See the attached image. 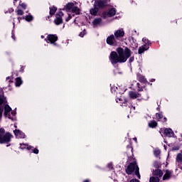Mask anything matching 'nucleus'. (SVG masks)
Masks as SVG:
<instances>
[{"label": "nucleus", "instance_id": "obj_1", "mask_svg": "<svg viewBox=\"0 0 182 182\" xmlns=\"http://www.w3.org/2000/svg\"><path fill=\"white\" fill-rule=\"evenodd\" d=\"M117 52V53L112 51L110 54V61L112 65H116V63H124V62L132 56V50L128 48H125L124 50L122 48H118Z\"/></svg>", "mask_w": 182, "mask_h": 182}, {"label": "nucleus", "instance_id": "obj_2", "mask_svg": "<svg viewBox=\"0 0 182 182\" xmlns=\"http://www.w3.org/2000/svg\"><path fill=\"white\" fill-rule=\"evenodd\" d=\"M5 133V129L4 128L0 129V143L2 144L4 143H9L11 139H12V135L9 133Z\"/></svg>", "mask_w": 182, "mask_h": 182}, {"label": "nucleus", "instance_id": "obj_3", "mask_svg": "<svg viewBox=\"0 0 182 182\" xmlns=\"http://www.w3.org/2000/svg\"><path fill=\"white\" fill-rule=\"evenodd\" d=\"M135 172V174L136 175V177L138 178H140V173L139 172V166L136 163H131L128 166L127 168L126 169V172L128 174H132V173Z\"/></svg>", "mask_w": 182, "mask_h": 182}, {"label": "nucleus", "instance_id": "obj_4", "mask_svg": "<svg viewBox=\"0 0 182 182\" xmlns=\"http://www.w3.org/2000/svg\"><path fill=\"white\" fill-rule=\"evenodd\" d=\"M117 41L118 40L114 35H111L107 38V43L112 46H116L117 45Z\"/></svg>", "mask_w": 182, "mask_h": 182}, {"label": "nucleus", "instance_id": "obj_5", "mask_svg": "<svg viewBox=\"0 0 182 182\" xmlns=\"http://www.w3.org/2000/svg\"><path fill=\"white\" fill-rule=\"evenodd\" d=\"M45 41L48 43H53V45H56V43H55V42H56V41H58V36L53 35V34H50L47 36V38L45 39Z\"/></svg>", "mask_w": 182, "mask_h": 182}, {"label": "nucleus", "instance_id": "obj_6", "mask_svg": "<svg viewBox=\"0 0 182 182\" xmlns=\"http://www.w3.org/2000/svg\"><path fill=\"white\" fill-rule=\"evenodd\" d=\"M109 2H110V0H96L95 4L97 5L99 8H105V6L109 5Z\"/></svg>", "mask_w": 182, "mask_h": 182}, {"label": "nucleus", "instance_id": "obj_7", "mask_svg": "<svg viewBox=\"0 0 182 182\" xmlns=\"http://www.w3.org/2000/svg\"><path fill=\"white\" fill-rule=\"evenodd\" d=\"M63 16V13L62 11H60L58 14H57L55 16V19L54 20V23H55V25H60V23L63 22V20L62 19Z\"/></svg>", "mask_w": 182, "mask_h": 182}, {"label": "nucleus", "instance_id": "obj_8", "mask_svg": "<svg viewBox=\"0 0 182 182\" xmlns=\"http://www.w3.org/2000/svg\"><path fill=\"white\" fill-rule=\"evenodd\" d=\"M114 36L119 41L120 38H123V36H124V31H123V29L116 31L114 32Z\"/></svg>", "mask_w": 182, "mask_h": 182}, {"label": "nucleus", "instance_id": "obj_9", "mask_svg": "<svg viewBox=\"0 0 182 182\" xmlns=\"http://www.w3.org/2000/svg\"><path fill=\"white\" fill-rule=\"evenodd\" d=\"M14 133L17 139H25V134H23V132H21L19 129L14 130Z\"/></svg>", "mask_w": 182, "mask_h": 182}, {"label": "nucleus", "instance_id": "obj_10", "mask_svg": "<svg viewBox=\"0 0 182 182\" xmlns=\"http://www.w3.org/2000/svg\"><path fill=\"white\" fill-rule=\"evenodd\" d=\"M11 110H12L11 107H9L8 105H6L4 107V114L6 117H8L9 119H11V115H9V112H11Z\"/></svg>", "mask_w": 182, "mask_h": 182}, {"label": "nucleus", "instance_id": "obj_11", "mask_svg": "<svg viewBox=\"0 0 182 182\" xmlns=\"http://www.w3.org/2000/svg\"><path fill=\"white\" fill-rule=\"evenodd\" d=\"M164 134L166 136V137H173L174 132H173L171 129L168 128L164 130Z\"/></svg>", "mask_w": 182, "mask_h": 182}, {"label": "nucleus", "instance_id": "obj_12", "mask_svg": "<svg viewBox=\"0 0 182 182\" xmlns=\"http://www.w3.org/2000/svg\"><path fill=\"white\" fill-rule=\"evenodd\" d=\"M129 96L130 99H137V97H140V94L134 92V91H130L129 92Z\"/></svg>", "mask_w": 182, "mask_h": 182}, {"label": "nucleus", "instance_id": "obj_13", "mask_svg": "<svg viewBox=\"0 0 182 182\" xmlns=\"http://www.w3.org/2000/svg\"><path fill=\"white\" fill-rule=\"evenodd\" d=\"M5 102V100L4 99V97H0V119L2 117V112H4V105Z\"/></svg>", "mask_w": 182, "mask_h": 182}, {"label": "nucleus", "instance_id": "obj_14", "mask_svg": "<svg viewBox=\"0 0 182 182\" xmlns=\"http://www.w3.org/2000/svg\"><path fill=\"white\" fill-rule=\"evenodd\" d=\"M171 177V171L166 170V173L163 176V180H168Z\"/></svg>", "mask_w": 182, "mask_h": 182}, {"label": "nucleus", "instance_id": "obj_15", "mask_svg": "<svg viewBox=\"0 0 182 182\" xmlns=\"http://www.w3.org/2000/svg\"><path fill=\"white\" fill-rule=\"evenodd\" d=\"M153 174L154 176H157L158 177H163V171H161V169H156Z\"/></svg>", "mask_w": 182, "mask_h": 182}, {"label": "nucleus", "instance_id": "obj_16", "mask_svg": "<svg viewBox=\"0 0 182 182\" xmlns=\"http://www.w3.org/2000/svg\"><path fill=\"white\" fill-rule=\"evenodd\" d=\"M74 6H75V4L73 3H68L65 6V11H67V12H69L70 11H72Z\"/></svg>", "mask_w": 182, "mask_h": 182}, {"label": "nucleus", "instance_id": "obj_17", "mask_svg": "<svg viewBox=\"0 0 182 182\" xmlns=\"http://www.w3.org/2000/svg\"><path fill=\"white\" fill-rule=\"evenodd\" d=\"M71 11L73 12V14H75V15H79V14H80V9H79V8H77V6L73 7Z\"/></svg>", "mask_w": 182, "mask_h": 182}, {"label": "nucleus", "instance_id": "obj_18", "mask_svg": "<svg viewBox=\"0 0 182 182\" xmlns=\"http://www.w3.org/2000/svg\"><path fill=\"white\" fill-rule=\"evenodd\" d=\"M108 16L112 17L116 15V9H111L107 14Z\"/></svg>", "mask_w": 182, "mask_h": 182}, {"label": "nucleus", "instance_id": "obj_19", "mask_svg": "<svg viewBox=\"0 0 182 182\" xmlns=\"http://www.w3.org/2000/svg\"><path fill=\"white\" fill-rule=\"evenodd\" d=\"M94 26H97L102 23V18H95L92 22Z\"/></svg>", "mask_w": 182, "mask_h": 182}, {"label": "nucleus", "instance_id": "obj_20", "mask_svg": "<svg viewBox=\"0 0 182 182\" xmlns=\"http://www.w3.org/2000/svg\"><path fill=\"white\" fill-rule=\"evenodd\" d=\"M98 11H99V9L96 6H95L93 9H91L90 11L91 15H97Z\"/></svg>", "mask_w": 182, "mask_h": 182}, {"label": "nucleus", "instance_id": "obj_21", "mask_svg": "<svg viewBox=\"0 0 182 182\" xmlns=\"http://www.w3.org/2000/svg\"><path fill=\"white\" fill-rule=\"evenodd\" d=\"M22 85V79L18 77L16 79V86L19 87Z\"/></svg>", "mask_w": 182, "mask_h": 182}, {"label": "nucleus", "instance_id": "obj_22", "mask_svg": "<svg viewBox=\"0 0 182 182\" xmlns=\"http://www.w3.org/2000/svg\"><path fill=\"white\" fill-rule=\"evenodd\" d=\"M57 9L56 7L53 6L50 8V15H55Z\"/></svg>", "mask_w": 182, "mask_h": 182}, {"label": "nucleus", "instance_id": "obj_23", "mask_svg": "<svg viewBox=\"0 0 182 182\" xmlns=\"http://www.w3.org/2000/svg\"><path fill=\"white\" fill-rule=\"evenodd\" d=\"M149 127H157V122L156 121H151L149 124Z\"/></svg>", "mask_w": 182, "mask_h": 182}, {"label": "nucleus", "instance_id": "obj_24", "mask_svg": "<svg viewBox=\"0 0 182 182\" xmlns=\"http://www.w3.org/2000/svg\"><path fill=\"white\" fill-rule=\"evenodd\" d=\"M160 179L158 177H151L149 179V182H159Z\"/></svg>", "mask_w": 182, "mask_h": 182}, {"label": "nucleus", "instance_id": "obj_25", "mask_svg": "<svg viewBox=\"0 0 182 182\" xmlns=\"http://www.w3.org/2000/svg\"><path fill=\"white\" fill-rule=\"evenodd\" d=\"M160 153H161V151H160V149H156L154 151V156H156L157 157V156H159Z\"/></svg>", "mask_w": 182, "mask_h": 182}, {"label": "nucleus", "instance_id": "obj_26", "mask_svg": "<svg viewBox=\"0 0 182 182\" xmlns=\"http://www.w3.org/2000/svg\"><path fill=\"white\" fill-rule=\"evenodd\" d=\"M176 161L181 162L182 161V154H178L176 156Z\"/></svg>", "mask_w": 182, "mask_h": 182}, {"label": "nucleus", "instance_id": "obj_27", "mask_svg": "<svg viewBox=\"0 0 182 182\" xmlns=\"http://www.w3.org/2000/svg\"><path fill=\"white\" fill-rule=\"evenodd\" d=\"M33 20V16H32L31 15H28L26 16V21H27L28 22H31V21Z\"/></svg>", "mask_w": 182, "mask_h": 182}, {"label": "nucleus", "instance_id": "obj_28", "mask_svg": "<svg viewBox=\"0 0 182 182\" xmlns=\"http://www.w3.org/2000/svg\"><path fill=\"white\" fill-rule=\"evenodd\" d=\"M144 50H147V49H146L144 47H140L139 48V55H141V53H144Z\"/></svg>", "mask_w": 182, "mask_h": 182}, {"label": "nucleus", "instance_id": "obj_29", "mask_svg": "<svg viewBox=\"0 0 182 182\" xmlns=\"http://www.w3.org/2000/svg\"><path fill=\"white\" fill-rule=\"evenodd\" d=\"M156 117L157 120H160L161 119H163V115H161V114L156 113Z\"/></svg>", "mask_w": 182, "mask_h": 182}, {"label": "nucleus", "instance_id": "obj_30", "mask_svg": "<svg viewBox=\"0 0 182 182\" xmlns=\"http://www.w3.org/2000/svg\"><path fill=\"white\" fill-rule=\"evenodd\" d=\"M16 12H17V15H21V16L23 15V11L21 9L17 10Z\"/></svg>", "mask_w": 182, "mask_h": 182}, {"label": "nucleus", "instance_id": "obj_31", "mask_svg": "<svg viewBox=\"0 0 182 182\" xmlns=\"http://www.w3.org/2000/svg\"><path fill=\"white\" fill-rule=\"evenodd\" d=\"M85 35H86V31H85V30L80 33V36L81 38H83V36H85Z\"/></svg>", "mask_w": 182, "mask_h": 182}, {"label": "nucleus", "instance_id": "obj_32", "mask_svg": "<svg viewBox=\"0 0 182 182\" xmlns=\"http://www.w3.org/2000/svg\"><path fill=\"white\" fill-rule=\"evenodd\" d=\"M72 18V16L70 14H68V17L65 18L66 22H68Z\"/></svg>", "mask_w": 182, "mask_h": 182}, {"label": "nucleus", "instance_id": "obj_33", "mask_svg": "<svg viewBox=\"0 0 182 182\" xmlns=\"http://www.w3.org/2000/svg\"><path fill=\"white\" fill-rule=\"evenodd\" d=\"M21 8H23V9H26V4H25L24 3L21 4Z\"/></svg>", "mask_w": 182, "mask_h": 182}, {"label": "nucleus", "instance_id": "obj_34", "mask_svg": "<svg viewBox=\"0 0 182 182\" xmlns=\"http://www.w3.org/2000/svg\"><path fill=\"white\" fill-rule=\"evenodd\" d=\"M33 153H34L35 154H38L39 153V150H38V149H33Z\"/></svg>", "mask_w": 182, "mask_h": 182}, {"label": "nucleus", "instance_id": "obj_35", "mask_svg": "<svg viewBox=\"0 0 182 182\" xmlns=\"http://www.w3.org/2000/svg\"><path fill=\"white\" fill-rule=\"evenodd\" d=\"M108 167H109V168H113V165L112 164V163H109V164H108Z\"/></svg>", "mask_w": 182, "mask_h": 182}, {"label": "nucleus", "instance_id": "obj_36", "mask_svg": "<svg viewBox=\"0 0 182 182\" xmlns=\"http://www.w3.org/2000/svg\"><path fill=\"white\" fill-rule=\"evenodd\" d=\"M130 182H139L137 179H132L130 181Z\"/></svg>", "mask_w": 182, "mask_h": 182}, {"label": "nucleus", "instance_id": "obj_37", "mask_svg": "<svg viewBox=\"0 0 182 182\" xmlns=\"http://www.w3.org/2000/svg\"><path fill=\"white\" fill-rule=\"evenodd\" d=\"M133 60H134V58L131 57V58H129V62L132 63V62H133Z\"/></svg>", "mask_w": 182, "mask_h": 182}, {"label": "nucleus", "instance_id": "obj_38", "mask_svg": "<svg viewBox=\"0 0 182 182\" xmlns=\"http://www.w3.org/2000/svg\"><path fill=\"white\" fill-rule=\"evenodd\" d=\"M164 122H167V118L164 117Z\"/></svg>", "mask_w": 182, "mask_h": 182}, {"label": "nucleus", "instance_id": "obj_39", "mask_svg": "<svg viewBox=\"0 0 182 182\" xmlns=\"http://www.w3.org/2000/svg\"><path fill=\"white\" fill-rule=\"evenodd\" d=\"M142 41H143V42H146V39L143 38V39H142Z\"/></svg>", "mask_w": 182, "mask_h": 182}, {"label": "nucleus", "instance_id": "obj_40", "mask_svg": "<svg viewBox=\"0 0 182 182\" xmlns=\"http://www.w3.org/2000/svg\"><path fill=\"white\" fill-rule=\"evenodd\" d=\"M134 140H135V141H137V138H134Z\"/></svg>", "mask_w": 182, "mask_h": 182}, {"label": "nucleus", "instance_id": "obj_41", "mask_svg": "<svg viewBox=\"0 0 182 182\" xmlns=\"http://www.w3.org/2000/svg\"><path fill=\"white\" fill-rule=\"evenodd\" d=\"M84 182H89V180H85Z\"/></svg>", "mask_w": 182, "mask_h": 182}, {"label": "nucleus", "instance_id": "obj_42", "mask_svg": "<svg viewBox=\"0 0 182 182\" xmlns=\"http://www.w3.org/2000/svg\"><path fill=\"white\" fill-rule=\"evenodd\" d=\"M41 38H42V39H43L44 36H41Z\"/></svg>", "mask_w": 182, "mask_h": 182}, {"label": "nucleus", "instance_id": "obj_43", "mask_svg": "<svg viewBox=\"0 0 182 182\" xmlns=\"http://www.w3.org/2000/svg\"><path fill=\"white\" fill-rule=\"evenodd\" d=\"M28 149H31V146H28Z\"/></svg>", "mask_w": 182, "mask_h": 182}, {"label": "nucleus", "instance_id": "obj_44", "mask_svg": "<svg viewBox=\"0 0 182 182\" xmlns=\"http://www.w3.org/2000/svg\"><path fill=\"white\" fill-rule=\"evenodd\" d=\"M12 38L15 39V38L14 37V36H12Z\"/></svg>", "mask_w": 182, "mask_h": 182}]
</instances>
